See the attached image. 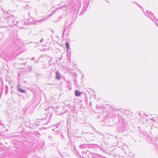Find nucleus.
I'll list each match as a JSON object with an SVG mask.
<instances>
[{"label":"nucleus","mask_w":158,"mask_h":158,"mask_svg":"<svg viewBox=\"0 0 158 158\" xmlns=\"http://www.w3.org/2000/svg\"><path fill=\"white\" fill-rule=\"evenodd\" d=\"M20 85L19 83L17 85V89L18 90H19V89H20Z\"/></svg>","instance_id":"4be33fe9"},{"label":"nucleus","mask_w":158,"mask_h":158,"mask_svg":"<svg viewBox=\"0 0 158 158\" xmlns=\"http://www.w3.org/2000/svg\"><path fill=\"white\" fill-rule=\"evenodd\" d=\"M112 120L115 123H120L123 120L121 116L118 114H113L112 115Z\"/></svg>","instance_id":"7ed1b4c3"},{"label":"nucleus","mask_w":158,"mask_h":158,"mask_svg":"<svg viewBox=\"0 0 158 158\" xmlns=\"http://www.w3.org/2000/svg\"><path fill=\"white\" fill-rule=\"evenodd\" d=\"M53 7H52L51 8V9H52V8H53Z\"/></svg>","instance_id":"ea45409f"},{"label":"nucleus","mask_w":158,"mask_h":158,"mask_svg":"<svg viewBox=\"0 0 158 158\" xmlns=\"http://www.w3.org/2000/svg\"><path fill=\"white\" fill-rule=\"evenodd\" d=\"M111 110L113 112H115L116 111H117L118 110V109H117L114 108H112L111 109Z\"/></svg>","instance_id":"5701e85b"},{"label":"nucleus","mask_w":158,"mask_h":158,"mask_svg":"<svg viewBox=\"0 0 158 158\" xmlns=\"http://www.w3.org/2000/svg\"><path fill=\"white\" fill-rule=\"evenodd\" d=\"M145 14L147 16L150 17L151 19L155 23V24L158 27V20L157 19L153 16V14L151 12L146 10L144 12Z\"/></svg>","instance_id":"39448f33"},{"label":"nucleus","mask_w":158,"mask_h":158,"mask_svg":"<svg viewBox=\"0 0 158 158\" xmlns=\"http://www.w3.org/2000/svg\"><path fill=\"white\" fill-rule=\"evenodd\" d=\"M2 11L5 14H6L7 15L6 17H5V18H7V23L9 25H11L13 23V21L14 20L15 18L14 16L12 15H10L9 13V12L7 11L5 9H2Z\"/></svg>","instance_id":"f03ea898"},{"label":"nucleus","mask_w":158,"mask_h":158,"mask_svg":"<svg viewBox=\"0 0 158 158\" xmlns=\"http://www.w3.org/2000/svg\"><path fill=\"white\" fill-rule=\"evenodd\" d=\"M148 134L146 133L143 131H139V136L143 138H146V137H148Z\"/></svg>","instance_id":"9d476101"},{"label":"nucleus","mask_w":158,"mask_h":158,"mask_svg":"<svg viewBox=\"0 0 158 158\" xmlns=\"http://www.w3.org/2000/svg\"><path fill=\"white\" fill-rule=\"evenodd\" d=\"M62 76L58 72H56V78L57 80H60Z\"/></svg>","instance_id":"f8f14e48"},{"label":"nucleus","mask_w":158,"mask_h":158,"mask_svg":"<svg viewBox=\"0 0 158 158\" xmlns=\"http://www.w3.org/2000/svg\"><path fill=\"white\" fill-rule=\"evenodd\" d=\"M87 146H88V144H82L79 146V148L81 149L87 148Z\"/></svg>","instance_id":"ddd939ff"},{"label":"nucleus","mask_w":158,"mask_h":158,"mask_svg":"<svg viewBox=\"0 0 158 158\" xmlns=\"http://www.w3.org/2000/svg\"><path fill=\"white\" fill-rule=\"evenodd\" d=\"M18 91L20 92L21 93H26V91L25 90L21 88H20L19 89Z\"/></svg>","instance_id":"f3484780"},{"label":"nucleus","mask_w":158,"mask_h":158,"mask_svg":"<svg viewBox=\"0 0 158 158\" xmlns=\"http://www.w3.org/2000/svg\"><path fill=\"white\" fill-rule=\"evenodd\" d=\"M43 41H44V39L42 38L40 40V43H41Z\"/></svg>","instance_id":"c756f323"},{"label":"nucleus","mask_w":158,"mask_h":158,"mask_svg":"<svg viewBox=\"0 0 158 158\" xmlns=\"http://www.w3.org/2000/svg\"><path fill=\"white\" fill-rule=\"evenodd\" d=\"M147 136V137H146L145 138H146L147 141L148 143L152 144L153 143L154 144L155 142H155L154 139H152L151 137L148 135V134Z\"/></svg>","instance_id":"1a4fd4ad"},{"label":"nucleus","mask_w":158,"mask_h":158,"mask_svg":"<svg viewBox=\"0 0 158 158\" xmlns=\"http://www.w3.org/2000/svg\"><path fill=\"white\" fill-rule=\"evenodd\" d=\"M52 32L53 33V32H54V31H53L52 30Z\"/></svg>","instance_id":"e433bc0d"},{"label":"nucleus","mask_w":158,"mask_h":158,"mask_svg":"<svg viewBox=\"0 0 158 158\" xmlns=\"http://www.w3.org/2000/svg\"><path fill=\"white\" fill-rule=\"evenodd\" d=\"M8 89L9 88L7 85H5L4 89L5 91V94H8Z\"/></svg>","instance_id":"dca6fc26"},{"label":"nucleus","mask_w":158,"mask_h":158,"mask_svg":"<svg viewBox=\"0 0 158 158\" xmlns=\"http://www.w3.org/2000/svg\"><path fill=\"white\" fill-rule=\"evenodd\" d=\"M136 4H137L139 7H140V8H142V7L140 6L139 4H137V3H136Z\"/></svg>","instance_id":"7c9ffc66"},{"label":"nucleus","mask_w":158,"mask_h":158,"mask_svg":"<svg viewBox=\"0 0 158 158\" xmlns=\"http://www.w3.org/2000/svg\"><path fill=\"white\" fill-rule=\"evenodd\" d=\"M19 45L20 44H18L16 47V48H18V51H20L22 49L23 46V44H21V45Z\"/></svg>","instance_id":"4468645a"},{"label":"nucleus","mask_w":158,"mask_h":158,"mask_svg":"<svg viewBox=\"0 0 158 158\" xmlns=\"http://www.w3.org/2000/svg\"><path fill=\"white\" fill-rule=\"evenodd\" d=\"M30 8V7H28V4H27L26 5V6L25 7H24V8L26 9H29V8Z\"/></svg>","instance_id":"a878e982"},{"label":"nucleus","mask_w":158,"mask_h":158,"mask_svg":"<svg viewBox=\"0 0 158 158\" xmlns=\"http://www.w3.org/2000/svg\"><path fill=\"white\" fill-rule=\"evenodd\" d=\"M50 108H51V107H49V108H48V109H46V111H48V110H49Z\"/></svg>","instance_id":"2f4dec72"},{"label":"nucleus","mask_w":158,"mask_h":158,"mask_svg":"<svg viewBox=\"0 0 158 158\" xmlns=\"http://www.w3.org/2000/svg\"><path fill=\"white\" fill-rule=\"evenodd\" d=\"M34 59H35V58H34V57H32V58H31V59L32 60H34Z\"/></svg>","instance_id":"72a5a7b5"},{"label":"nucleus","mask_w":158,"mask_h":158,"mask_svg":"<svg viewBox=\"0 0 158 158\" xmlns=\"http://www.w3.org/2000/svg\"><path fill=\"white\" fill-rule=\"evenodd\" d=\"M151 147L152 150H154V152H156L157 154H158V143L156 142L151 145Z\"/></svg>","instance_id":"6e6552de"},{"label":"nucleus","mask_w":158,"mask_h":158,"mask_svg":"<svg viewBox=\"0 0 158 158\" xmlns=\"http://www.w3.org/2000/svg\"><path fill=\"white\" fill-rule=\"evenodd\" d=\"M66 28H65L64 29L63 31V35H64V33L65 31H66Z\"/></svg>","instance_id":"c85d7f7f"},{"label":"nucleus","mask_w":158,"mask_h":158,"mask_svg":"<svg viewBox=\"0 0 158 158\" xmlns=\"http://www.w3.org/2000/svg\"><path fill=\"white\" fill-rule=\"evenodd\" d=\"M65 45L67 50H68L69 47V44L68 42H66L65 43Z\"/></svg>","instance_id":"6ab92c4d"},{"label":"nucleus","mask_w":158,"mask_h":158,"mask_svg":"<svg viewBox=\"0 0 158 158\" xmlns=\"http://www.w3.org/2000/svg\"><path fill=\"white\" fill-rule=\"evenodd\" d=\"M89 4V1L87 0H80V1H77L75 4L74 9L77 10L81 7L82 10L80 12V15H82L87 10Z\"/></svg>","instance_id":"f257e3e1"},{"label":"nucleus","mask_w":158,"mask_h":158,"mask_svg":"<svg viewBox=\"0 0 158 158\" xmlns=\"http://www.w3.org/2000/svg\"><path fill=\"white\" fill-rule=\"evenodd\" d=\"M85 156L89 158H94L97 157V153L90 152L89 151H87L85 153Z\"/></svg>","instance_id":"423d86ee"},{"label":"nucleus","mask_w":158,"mask_h":158,"mask_svg":"<svg viewBox=\"0 0 158 158\" xmlns=\"http://www.w3.org/2000/svg\"><path fill=\"white\" fill-rule=\"evenodd\" d=\"M75 94L76 96H79L81 95V93L78 90H76L75 91Z\"/></svg>","instance_id":"2eb2a0df"},{"label":"nucleus","mask_w":158,"mask_h":158,"mask_svg":"<svg viewBox=\"0 0 158 158\" xmlns=\"http://www.w3.org/2000/svg\"><path fill=\"white\" fill-rule=\"evenodd\" d=\"M48 138L50 140H51L52 139V136L50 135H49L48 137Z\"/></svg>","instance_id":"bb28decb"},{"label":"nucleus","mask_w":158,"mask_h":158,"mask_svg":"<svg viewBox=\"0 0 158 158\" xmlns=\"http://www.w3.org/2000/svg\"><path fill=\"white\" fill-rule=\"evenodd\" d=\"M98 148H100V150L102 151L103 152H105L106 151V150L102 147V145L101 146H100V147H98Z\"/></svg>","instance_id":"a211bd4d"},{"label":"nucleus","mask_w":158,"mask_h":158,"mask_svg":"<svg viewBox=\"0 0 158 158\" xmlns=\"http://www.w3.org/2000/svg\"><path fill=\"white\" fill-rule=\"evenodd\" d=\"M74 81H75H75H76V79H74Z\"/></svg>","instance_id":"c9c22d12"},{"label":"nucleus","mask_w":158,"mask_h":158,"mask_svg":"<svg viewBox=\"0 0 158 158\" xmlns=\"http://www.w3.org/2000/svg\"><path fill=\"white\" fill-rule=\"evenodd\" d=\"M65 7V6H63L60 7L56 8L55 10H53L52 11V13H51L49 15V16H52V15H53L54 14V13H55L57 12L58 11V10H59L60 9H62L63 7Z\"/></svg>","instance_id":"9b49d317"},{"label":"nucleus","mask_w":158,"mask_h":158,"mask_svg":"<svg viewBox=\"0 0 158 158\" xmlns=\"http://www.w3.org/2000/svg\"><path fill=\"white\" fill-rule=\"evenodd\" d=\"M69 19H67V20H66L65 21V26L69 23Z\"/></svg>","instance_id":"393cba45"},{"label":"nucleus","mask_w":158,"mask_h":158,"mask_svg":"<svg viewBox=\"0 0 158 158\" xmlns=\"http://www.w3.org/2000/svg\"><path fill=\"white\" fill-rule=\"evenodd\" d=\"M52 113H51L49 115L47 114L46 115V117L40 119L42 125H45L48 123L50 121Z\"/></svg>","instance_id":"20e7f679"},{"label":"nucleus","mask_w":158,"mask_h":158,"mask_svg":"<svg viewBox=\"0 0 158 158\" xmlns=\"http://www.w3.org/2000/svg\"><path fill=\"white\" fill-rule=\"evenodd\" d=\"M74 77H77V75H74Z\"/></svg>","instance_id":"f704fd0d"},{"label":"nucleus","mask_w":158,"mask_h":158,"mask_svg":"<svg viewBox=\"0 0 158 158\" xmlns=\"http://www.w3.org/2000/svg\"><path fill=\"white\" fill-rule=\"evenodd\" d=\"M13 93V91H12V92H11V94H12V93Z\"/></svg>","instance_id":"4c0bfd02"},{"label":"nucleus","mask_w":158,"mask_h":158,"mask_svg":"<svg viewBox=\"0 0 158 158\" xmlns=\"http://www.w3.org/2000/svg\"><path fill=\"white\" fill-rule=\"evenodd\" d=\"M85 153V152H82V153L83 154Z\"/></svg>","instance_id":"58836bf2"},{"label":"nucleus","mask_w":158,"mask_h":158,"mask_svg":"<svg viewBox=\"0 0 158 158\" xmlns=\"http://www.w3.org/2000/svg\"><path fill=\"white\" fill-rule=\"evenodd\" d=\"M41 122L40 121H38L36 123H35V126H38L40 124V123Z\"/></svg>","instance_id":"b1692460"},{"label":"nucleus","mask_w":158,"mask_h":158,"mask_svg":"<svg viewBox=\"0 0 158 158\" xmlns=\"http://www.w3.org/2000/svg\"><path fill=\"white\" fill-rule=\"evenodd\" d=\"M43 20V19H41V20H40L39 21L40 22H42Z\"/></svg>","instance_id":"473e14b6"},{"label":"nucleus","mask_w":158,"mask_h":158,"mask_svg":"<svg viewBox=\"0 0 158 158\" xmlns=\"http://www.w3.org/2000/svg\"><path fill=\"white\" fill-rule=\"evenodd\" d=\"M117 145L119 147H121V146H123V143H121V144H120V142L118 143L117 142Z\"/></svg>","instance_id":"aec40b11"},{"label":"nucleus","mask_w":158,"mask_h":158,"mask_svg":"<svg viewBox=\"0 0 158 158\" xmlns=\"http://www.w3.org/2000/svg\"><path fill=\"white\" fill-rule=\"evenodd\" d=\"M97 157H94V158H103V157L102 156L99 154H97Z\"/></svg>","instance_id":"412c9836"},{"label":"nucleus","mask_w":158,"mask_h":158,"mask_svg":"<svg viewBox=\"0 0 158 158\" xmlns=\"http://www.w3.org/2000/svg\"><path fill=\"white\" fill-rule=\"evenodd\" d=\"M98 147H100V146H98L96 144H88L87 148L94 150L98 148Z\"/></svg>","instance_id":"0eeeda50"},{"label":"nucleus","mask_w":158,"mask_h":158,"mask_svg":"<svg viewBox=\"0 0 158 158\" xmlns=\"http://www.w3.org/2000/svg\"><path fill=\"white\" fill-rule=\"evenodd\" d=\"M71 145V142H69L67 143V145L68 146H70Z\"/></svg>","instance_id":"cd10ccee"}]
</instances>
